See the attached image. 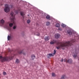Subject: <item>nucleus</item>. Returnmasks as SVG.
<instances>
[{
  "label": "nucleus",
  "mask_w": 79,
  "mask_h": 79,
  "mask_svg": "<svg viewBox=\"0 0 79 79\" xmlns=\"http://www.w3.org/2000/svg\"><path fill=\"white\" fill-rule=\"evenodd\" d=\"M76 56H77V55H74L73 56V57H74V58H76Z\"/></svg>",
  "instance_id": "obj_29"
},
{
  "label": "nucleus",
  "mask_w": 79,
  "mask_h": 79,
  "mask_svg": "<svg viewBox=\"0 0 79 79\" xmlns=\"http://www.w3.org/2000/svg\"><path fill=\"white\" fill-rule=\"evenodd\" d=\"M31 58H32V60H34V58L35 57L34 55H33L31 56Z\"/></svg>",
  "instance_id": "obj_18"
},
{
  "label": "nucleus",
  "mask_w": 79,
  "mask_h": 79,
  "mask_svg": "<svg viewBox=\"0 0 79 79\" xmlns=\"http://www.w3.org/2000/svg\"><path fill=\"white\" fill-rule=\"evenodd\" d=\"M1 23L2 24L4 23H5V20H3V19L1 20Z\"/></svg>",
  "instance_id": "obj_16"
},
{
  "label": "nucleus",
  "mask_w": 79,
  "mask_h": 79,
  "mask_svg": "<svg viewBox=\"0 0 79 79\" xmlns=\"http://www.w3.org/2000/svg\"><path fill=\"white\" fill-rule=\"evenodd\" d=\"M66 78V76L65 75H63L62 76L61 79H65Z\"/></svg>",
  "instance_id": "obj_11"
},
{
  "label": "nucleus",
  "mask_w": 79,
  "mask_h": 79,
  "mask_svg": "<svg viewBox=\"0 0 79 79\" xmlns=\"http://www.w3.org/2000/svg\"><path fill=\"white\" fill-rule=\"evenodd\" d=\"M30 22H31V20H30V19H28L27 20V23L28 24H29V23H30Z\"/></svg>",
  "instance_id": "obj_19"
},
{
  "label": "nucleus",
  "mask_w": 79,
  "mask_h": 79,
  "mask_svg": "<svg viewBox=\"0 0 79 79\" xmlns=\"http://www.w3.org/2000/svg\"><path fill=\"white\" fill-rule=\"evenodd\" d=\"M61 62L63 61V59H61Z\"/></svg>",
  "instance_id": "obj_32"
},
{
  "label": "nucleus",
  "mask_w": 79,
  "mask_h": 79,
  "mask_svg": "<svg viewBox=\"0 0 79 79\" xmlns=\"http://www.w3.org/2000/svg\"><path fill=\"white\" fill-rule=\"evenodd\" d=\"M16 63H19V60L17 59L16 60Z\"/></svg>",
  "instance_id": "obj_23"
},
{
  "label": "nucleus",
  "mask_w": 79,
  "mask_h": 79,
  "mask_svg": "<svg viewBox=\"0 0 79 79\" xmlns=\"http://www.w3.org/2000/svg\"><path fill=\"white\" fill-rule=\"evenodd\" d=\"M38 35V36H39V35H40V34H39V33H38V34L37 35Z\"/></svg>",
  "instance_id": "obj_31"
},
{
  "label": "nucleus",
  "mask_w": 79,
  "mask_h": 79,
  "mask_svg": "<svg viewBox=\"0 0 79 79\" xmlns=\"http://www.w3.org/2000/svg\"><path fill=\"white\" fill-rule=\"evenodd\" d=\"M58 30H59L60 31H62V29H61V28H59L58 29Z\"/></svg>",
  "instance_id": "obj_28"
},
{
  "label": "nucleus",
  "mask_w": 79,
  "mask_h": 79,
  "mask_svg": "<svg viewBox=\"0 0 79 79\" xmlns=\"http://www.w3.org/2000/svg\"><path fill=\"white\" fill-rule=\"evenodd\" d=\"M52 76H53V77H55V76H56V75H55V73H52Z\"/></svg>",
  "instance_id": "obj_21"
},
{
  "label": "nucleus",
  "mask_w": 79,
  "mask_h": 79,
  "mask_svg": "<svg viewBox=\"0 0 79 79\" xmlns=\"http://www.w3.org/2000/svg\"><path fill=\"white\" fill-rule=\"evenodd\" d=\"M5 8L4 9V11L5 12H9L10 11V8L8 7V4L5 5Z\"/></svg>",
  "instance_id": "obj_3"
},
{
  "label": "nucleus",
  "mask_w": 79,
  "mask_h": 79,
  "mask_svg": "<svg viewBox=\"0 0 79 79\" xmlns=\"http://www.w3.org/2000/svg\"><path fill=\"white\" fill-rule=\"evenodd\" d=\"M46 18L47 19H50V16L49 15H47L46 17Z\"/></svg>",
  "instance_id": "obj_13"
},
{
  "label": "nucleus",
  "mask_w": 79,
  "mask_h": 79,
  "mask_svg": "<svg viewBox=\"0 0 79 79\" xmlns=\"http://www.w3.org/2000/svg\"><path fill=\"white\" fill-rule=\"evenodd\" d=\"M13 23H10L9 24V26L10 27H12L13 26Z\"/></svg>",
  "instance_id": "obj_17"
},
{
  "label": "nucleus",
  "mask_w": 79,
  "mask_h": 79,
  "mask_svg": "<svg viewBox=\"0 0 79 79\" xmlns=\"http://www.w3.org/2000/svg\"><path fill=\"white\" fill-rule=\"evenodd\" d=\"M20 15L21 16H23L25 15V13L24 12L21 11L20 12Z\"/></svg>",
  "instance_id": "obj_10"
},
{
  "label": "nucleus",
  "mask_w": 79,
  "mask_h": 79,
  "mask_svg": "<svg viewBox=\"0 0 79 79\" xmlns=\"http://www.w3.org/2000/svg\"><path fill=\"white\" fill-rule=\"evenodd\" d=\"M56 41L55 40H51L50 42V44L51 45H53V44H54L56 43Z\"/></svg>",
  "instance_id": "obj_5"
},
{
  "label": "nucleus",
  "mask_w": 79,
  "mask_h": 79,
  "mask_svg": "<svg viewBox=\"0 0 79 79\" xmlns=\"http://www.w3.org/2000/svg\"><path fill=\"white\" fill-rule=\"evenodd\" d=\"M67 33H68V34H69V35H71L72 34V32H71V31H70V30L68 31Z\"/></svg>",
  "instance_id": "obj_9"
},
{
  "label": "nucleus",
  "mask_w": 79,
  "mask_h": 79,
  "mask_svg": "<svg viewBox=\"0 0 79 79\" xmlns=\"http://www.w3.org/2000/svg\"><path fill=\"white\" fill-rule=\"evenodd\" d=\"M23 19H24V17H23Z\"/></svg>",
  "instance_id": "obj_33"
},
{
  "label": "nucleus",
  "mask_w": 79,
  "mask_h": 79,
  "mask_svg": "<svg viewBox=\"0 0 79 79\" xmlns=\"http://www.w3.org/2000/svg\"><path fill=\"white\" fill-rule=\"evenodd\" d=\"M50 25V22H47L46 23V26H49Z\"/></svg>",
  "instance_id": "obj_20"
},
{
  "label": "nucleus",
  "mask_w": 79,
  "mask_h": 79,
  "mask_svg": "<svg viewBox=\"0 0 79 79\" xmlns=\"http://www.w3.org/2000/svg\"><path fill=\"white\" fill-rule=\"evenodd\" d=\"M48 55L50 56H53V55H52V54H49Z\"/></svg>",
  "instance_id": "obj_24"
},
{
  "label": "nucleus",
  "mask_w": 79,
  "mask_h": 79,
  "mask_svg": "<svg viewBox=\"0 0 79 79\" xmlns=\"http://www.w3.org/2000/svg\"><path fill=\"white\" fill-rule=\"evenodd\" d=\"M9 52H10V51H9Z\"/></svg>",
  "instance_id": "obj_35"
},
{
  "label": "nucleus",
  "mask_w": 79,
  "mask_h": 79,
  "mask_svg": "<svg viewBox=\"0 0 79 79\" xmlns=\"http://www.w3.org/2000/svg\"><path fill=\"white\" fill-rule=\"evenodd\" d=\"M56 50H54L53 54L54 55L55 54V53H56Z\"/></svg>",
  "instance_id": "obj_25"
},
{
  "label": "nucleus",
  "mask_w": 79,
  "mask_h": 79,
  "mask_svg": "<svg viewBox=\"0 0 79 79\" xmlns=\"http://www.w3.org/2000/svg\"><path fill=\"white\" fill-rule=\"evenodd\" d=\"M44 39L45 40H49V39H48V36L44 38Z\"/></svg>",
  "instance_id": "obj_15"
},
{
  "label": "nucleus",
  "mask_w": 79,
  "mask_h": 79,
  "mask_svg": "<svg viewBox=\"0 0 79 79\" xmlns=\"http://www.w3.org/2000/svg\"><path fill=\"white\" fill-rule=\"evenodd\" d=\"M72 41H66L64 42H60L58 43V46L56 47V48L58 50L60 48H61L63 50L64 49V47H67V46H69L72 45Z\"/></svg>",
  "instance_id": "obj_1"
},
{
  "label": "nucleus",
  "mask_w": 79,
  "mask_h": 79,
  "mask_svg": "<svg viewBox=\"0 0 79 79\" xmlns=\"http://www.w3.org/2000/svg\"><path fill=\"white\" fill-rule=\"evenodd\" d=\"M6 72H3V74H4V75H6Z\"/></svg>",
  "instance_id": "obj_26"
},
{
  "label": "nucleus",
  "mask_w": 79,
  "mask_h": 79,
  "mask_svg": "<svg viewBox=\"0 0 79 79\" xmlns=\"http://www.w3.org/2000/svg\"><path fill=\"white\" fill-rule=\"evenodd\" d=\"M13 58V56H10L8 57L7 56L2 57V56H0V60L2 62H4L8 61L9 60H11Z\"/></svg>",
  "instance_id": "obj_2"
},
{
  "label": "nucleus",
  "mask_w": 79,
  "mask_h": 79,
  "mask_svg": "<svg viewBox=\"0 0 79 79\" xmlns=\"http://www.w3.org/2000/svg\"><path fill=\"white\" fill-rule=\"evenodd\" d=\"M16 26H14V27H13V29H16Z\"/></svg>",
  "instance_id": "obj_27"
},
{
  "label": "nucleus",
  "mask_w": 79,
  "mask_h": 79,
  "mask_svg": "<svg viewBox=\"0 0 79 79\" xmlns=\"http://www.w3.org/2000/svg\"><path fill=\"white\" fill-rule=\"evenodd\" d=\"M64 62H66V59H64Z\"/></svg>",
  "instance_id": "obj_30"
},
{
  "label": "nucleus",
  "mask_w": 79,
  "mask_h": 79,
  "mask_svg": "<svg viewBox=\"0 0 79 79\" xmlns=\"http://www.w3.org/2000/svg\"><path fill=\"white\" fill-rule=\"evenodd\" d=\"M14 13L13 12H11V13H10V15L11 16V18H10V19L12 21H13V23L14 22L15 19V16L14 15Z\"/></svg>",
  "instance_id": "obj_4"
},
{
  "label": "nucleus",
  "mask_w": 79,
  "mask_h": 79,
  "mask_svg": "<svg viewBox=\"0 0 79 79\" xmlns=\"http://www.w3.org/2000/svg\"><path fill=\"white\" fill-rule=\"evenodd\" d=\"M23 21H24V19H23Z\"/></svg>",
  "instance_id": "obj_34"
},
{
  "label": "nucleus",
  "mask_w": 79,
  "mask_h": 79,
  "mask_svg": "<svg viewBox=\"0 0 79 79\" xmlns=\"http://www.w3.org/2000/svg\"><path fill=\"white\" fill-rule=\"evenodd\" d=\"M56 26L57 27H59L60 26V24L57 23L56 24Z\"/></svg>",
  "instance_id": "obj_12"
},
{
  "label": "nucleus",
  "mask_w": 79,
  "mask_h": 79,
  "mask_svg": "<svg viewBox=\"0 0 79 79\" xmlns=\"http://www.w3.org/2000/svg\"><path fill=\"white\" fill-rule=\"evenodd\" d=\"M11 36H10L9 35L8 36L7 39H8V40H10V39H11Z\"/></svg>",
  "instance_id": "obj_14"
},
{
  "label": "nucleus",
  "mask_w": 79,
  "mask_h": 79,
  "mask_svg": "<svg viewBox=\"0 0 79 79\" xmlns=\"http://www.w3.org/2000/svg\"><path fill=\"white\" fill-rule=\"evenodd\" d=\"M72 60L71 59L68 60L66 61V63H71L72 61Z\"/></svg>",
  "instance_id": "obj_7"
},
{
  "label": "nucleus",
  "mask_w": 79,
  "mask_h": 79,
  "mask_svg": "<svg viewBox=\"0 0 79 79\" xmlns=\"http://www.w3.org/2000/svg\"><path fill=\"white\" fill-rule=\"evenodd\" d=\"M18 53H19V54H21V53H23V55H26V54L25 53H24L23 52V51H20L18 52Z\"/></svg>",
  "instance_id": "obj_8"
},
{
  "label": "nucleus",
  "mask_w": 79,
  "mask_h": 79,
  "mask_svg": "<svg viewBox=\"0 0 79 79\" xmlns=\"http://www.w3.org/2000/svg\"><path fill=\"white\" fill-rule=\"evenodd\" d=\"M60 35L59 34H56L55 35V38L56 39H58L60 37Z\"/></svg>",
  "instance_id": "obj_6"
},
{
  "label": "nucleus",
  "mask_w": 79,
  "mask_h": 79,
  "mask_svg": "<svg viewBox=\"0 0 79 79\" xmlns=\"http://www.w3.org/2000/svg\"><path fill=\"white\" fill-rule=\"evenodd\" d=\"M62 26L63 27H66V25H65V24H62Z\"/></svg>",
  "instance_id": "obj_22"
}]
</instances>
